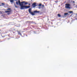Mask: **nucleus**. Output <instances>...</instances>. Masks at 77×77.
Segmentation results:
<instances>
[{
    "label": "nucleus",
    "instance_id": "nucleus-7",
    "mask_svg": "<svg viewBox=\"0 0 77 77\" xmlns=\"http://www.w3.org/2000/svg\"><path fill=\"white\" fill-rule=\"evenodd\" d=\"M10 1V2L11 3H13L14 2V0H15L16 1H17V0H9Z\"/></svg>",
    "mask_w": 77,
    "mask_h": 77
},
{
    "label": "nucleus",
    "instance_id": "nucleus-25",
    "mask_svg": "<svg viewBox=\"0 0 77 77\" xmlns=\"http://www.w3.org/2000/svg\"><path fill=\"white\" fill-rule=\"evenodd\" d=\"M0 6H1V5H0Z\"/></svg>",
    "mask_w": 77,
    "mask_h": 77
},
{
    "label": "nucleus",
    "instance_id": "nucleus-8",
    "mask_svg": "<svg viewBox=\"0 0 77 77\" xmlns=\"http://www.w3.org/2000/svg\"><path fill=\"white\" fill-rule=\"evenodd\" d=\"M5 13H8V12H11V11H5Z\"/></svg>",
    "mask_w": 77,
    "mask_h": 77
},
{
    "label": "nucleus",
    "instance_id": "nucleus-13",
    "mask_svg": "<svg viewBox=\"0 0 77 77\" xmlns=\"http://www.w3.org/2000/svg\"><path fill=\"white\" fill-rule=\"evenodd\" d=\"M68 13H64V15H68Z\"/></svg>",
    "mask_w": 77,
    "mask_h": 77
},
{
    "label": "nucleus",
    "instance_id": "nucleus-20",
    "mask_svg": "<svg viewBox=\"0 0 77 77\" xmlns=\"http://www.w3.org/2000/svg\"><path fill=\"white\" fill-rule=\"evenodd\" d=\"M0 13H1V14H2V11H0Z\"/></svg>",
    "mask_w": 77,
    "mask_h": 77
},
{
    "label": "nucleus",
    "instance_id": "nucleus-14",
    "mask_svg": "<svg viewBox=\"0 0 77 77\" xmlns=\"http://www.w3.org/2000/svg\"><path fill=\"white\" fill-rule=\"evenodd\" d=\"M7 10H11V8H8L7 9Z\"/></svg>",
    "mask_w": 77,
    "mask_h": 77
},
{
    "label": "nucleus",
    "instance_id": "nucleus-9",
    "mask_svg": "<svg viewBox=\"0 0 77 77\" xmlns=\"http://www.w3.org/2000/svg\"><path fill=\"white\" fill-rule=\"evenodd\" d=\"M69 13H70V14H71V13H73V11H69L68 12Z\"/></svg>",
    "mask_w": 77,
    "mask_h": 77
},
{
    "label": "nucleus",
    "instance_id": "nucleus-2",
    "mask_svg": "<svg viewBox=\"0 0 77 77\" xmlns=\"http://www.w3.org/2000/svg\"><path fill=\"white\" fill-rule=\"evenodd\" d=\"M31 11H32V9H31V8H29L28 10L29 13L30 14H31L32 15H35V14L34 13H36L37 14H38L39 13V12H40V11H34L33 13V12Z\"/></svg>",
    "mask_w": 77,
    "mask_h": 77
},
{
    "label": "nucleus",
    "instance_id": "nucleus-27",
    "mask_svg": "<svg viewBox=\"0 0 77 77\" xmlns=\"http://www.w3.org/2000/svg\"><path fill=\"white\" fill-rule=\"evenodd\" d=\"M76 20H77V19H76Z\"/></svg>",
    "mask_w": 77,
    "mask_h": 77
},
{
    "label": "nucleus",
    "instance_id": "nucleus-1",
    "mask_svg": "<svg viewBox=\"0 0 77 77\" xmlns=\"http://www.w3.org/2000/svg\"><path fill=\"white\" fill-rule=\"evenodd\" d=\"M26 3V2H20V0H19L18 1L16 2V3L17 5H20V9H28V8H30V6H26L23 5V3Z\"/></svg>",
    "mask_w": 77,
    "mask_h": 77
},
{
    "label": "nucleus",
    "instance_id": "nucleus-6",
    "mask_svg": "<svg viewBox=\"0 0 77 77\" xmlns=\"http://www.w3.org/2000/svg\"><path fill=\"white\" fill-rule=\"evenodd\" d=\"M17 33H18V35H20V36H22V35H21V33H20V32H21L20 31H17Z\"/></svg>",
    "mask_w": 77,
    "mask_h": 77
},
{
    "label": "nucleus",
    "instance_id": "nucleus-17",
    "mask_svg": "<svg viewBox=\"0 0 77 77\" xmlns=\"http://www.w3.org/2000/svg\"><path fill=\"white\" fill-rule=\"evenodd\" d=\"M42 7H44V5H42Z\"/></svg>",
    "mask_w": 77,
    "mask_h": 77
},
{
    "label": "nucleus",
    "instance_id": "nucleus-5",
    "mask_svg": "<svg viewBox=\"0 0 77 77\" xmlns=\"http://www.w3.org/2000/svg\"><path fill=\"white\" fill-rule=\"evenodd\" d=\"M42 5V4H39V5H38V6H39V7H38V9H41V7L40 6H41Z\"/></svg>",
    "mask_w": 77,
    "mask_h": 77
},
{
    "label": "nucleus",
    "instance_id": "nucleus-21",
    "mask_svg": "<svg viewBox=\"0 0 77 77\" xmlns=\"http://www.w3.org/2000/svg\"><path fill=\"white\" fill-rule=\"evenodd\" d=\"M29 5H30V4H29Z\"/></svg>",
    "mask_w": 77,
    "mask_h": 77
},
{
    "label": "nucleus",
    "instance_id": "nucleus-24",
    "mask_svg": "<svg viewBox=\"0 0 77 77\" xmlns=\"http://www.w3.org/2000/svg\"><path fill=\"white\" fill-rule=\"evenodd\" d=\"M8 14V15H9V14Z\"/></svg>",
    "mask_w": 77,
    "mask_h": 77
},
{
    "label": "nucleus",
    "instance_id": "nucleus-11",
    "mask_svg": "<svg viewBox=\"0 0 77 77\" xmlns=\"http://www.w3.org/2000/svg\"><path fill=\"white\" fill-rule=\"evenodd\" d=\"M58 17H61V15L59 14H58Z\"/></svg>",
    "mask_w": 77,
    "mask_h": 77
},
{
    "label": "nucleus",
    "instance_id": "nucleus-3",
    "mask_svg": "<svg viewBox=\"0 0 77 77\" xmlns=\"http://www.w3.org/2000/svg\"><path fill=\"white\" fill-rule=\"evenodd\" d=\"M66 6L65 7V8H66V9H70L71 7L70 6V4H65Z\"/></svg>",
    "mask_w": 77,
    "mask_h": 77
},
{
    "label": "nucleus",
    "instance_id": "nucleus-19",
    "mask_svg": "<svg viewBox=\"0 0 77 77\" xmlns=\"http://www.w3.org/2000/svg\"><path fill=\"white\" fill-rule=\"evenodd\" d=\"M2 5H5V4L3 3H2Z\"/></svg>",
    "mask_w": 77,
    "mask_h": 77
},
{
    "label": "nucleus",
    "instance_id": "nucleus-22",
    "mask_svg": "<svg viewBox=\"0 0 77 77\" xmlns=\"http://www.w3.org/2000/svg\"><path fill=\"white\" fill-rule=\"evenodd\" d=\"M34 33H35V31H34Z\"/></svg>",
    "mask_w": 77,
    "mask_h": 77
},
{
    "label": "nucleus",
    "instance_id": "nucleus-10",
    "mask_svg": "<svg viewBox=\"0 0 77 77\" xmlns=\"http://www.w3.org/2000/svg\"><path fill=\"white\" fill-rule=\"evenodd\" d=\"M14 5L15 7H16V8H18V7L16 6V5H15V4H14Z\"/></svg>",
    "mask_w": 77,
    "mask_h": 77
},
{
    "label": "nucleus",
    "instance_id": "nucleus-18",
    "mask_svg": "<svg viewBox=\"0 0 77 77\" xmlns=\"http://www.w3.org/2000/svg\"><path fill=\"white\" fill-rule=\"evenodd\" d=\"M72 2H73V3H75V1H73Z\"/></svg>",
    "mask_w": 77,
    "mask_h": 77
},
{
    "label": "nucleus",
    "instance_id": "nucleus-23",
    "mask_svg": "<svg viewBox=\"0 0 77 77\" xmlns=\"http://www.w3.org/2000/svg\"><path fill=\"white\" fill-rule=\"evenodd\" d=\"M13 33H15V32H13Z\"/></svg>",
    "mask_w": 77,
    "mask_h": 77
},
{
    "label": "nucleus",
    "instance_id": "nucleus-26",
    "mask_svg": "<svg viewBox=\"0 0 77 77\" xmlns=\"http://www.w3.org/2000/svg\"><path fill=\"white\" fill-rule=\"evenodd\" d=\"M0 33H1V32H0Z\"/></svg>",
    "mask_w": 77,
    "mask_h": 77
},
{
    "label": "nucleus",
    "instance_id": "nucleus-4",
    "mask_svg": "<svg viewBox=\"0 0 77 77\" xmlns=\"http://www.w3.org/2000/svg\"><path fill=\"white\" fill-rule=\"evenodd\" d=\"M32 6L33 8H35L36 6H37V5H36V2H34L33 3L32 5Z\"/></svg>",
    "mask_w": 77,
    "mask_h": 77
},
{
    "label": "nucleus",
    "instance_id": "nucleus-15",
    "mask_svg": "<svg viewBox=\"0 0 77 77\" xmlns=\"http://www.w3.org/2000/svg\"><path fill=\"white\" fill-rule=\"evenodd\" d=\"M58 2V1H55V3H57Z\"/></svg>",
    "mask_w": 77,
    "mask_h": 77
},
{
    "label": "nucleus",
    "instance_id": "nucleus-12",
    "mask_svg": "<svg viewBox=\"0 0 77 77\" xmlns=\"http://www.w3.org/2000/svg\"><path fill=\"white\" fill-rule=\"evenodd\" d=\"M27 4H28V2H25V3H24L25 5H27Z\"/></svg>",
    "mask_w": 77,
    "mask_h": 77
},
{
    "label": "nucleus",
    "instance_id": "nucleus-16",
    "mask_svg": "<svg viewBox=\"0 0 77 77\" xmlns=\"http://www.w3.org/2000/svg\"><path fill=\"white\" fill-rule=\"evenodd\" d=\"M31 26L32 27H33V28H34L35 27L33 26Z\"/></svg>",
    "mask_w": 77,
    "mask_h": 77
}]
</instances>
